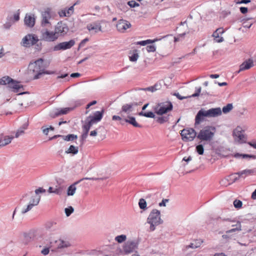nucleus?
<instances>
[{
	"instance_id": "f257e3e1",
	"label": "nucleus",
	"mask_w": 256,
	"mask_h": 256,
	"mask_svg": "<svg viewBox=\"0 0 256 256\" xmlns=\"http://www.w3.org/2000/svg\"><path fill=\"white\" fill-rule=\"evenodd\" d=\"M133 104H124L121 108L120 111L118 113V116H113L112 120H125L129 116L131 112L133 110Z\"/></svg>"
},
{
	"instance_id": "393cba45",
	"label": "nucleus",
	"mask_w": 256,
	"mask_h": 256,
	"mask_svg": "<svg viewBox=\"0 0 256 256\" xmlns=\"http://www.w3.org/2000/svg\"><path fill=\"white\" fill-rule=\"evenodd\" d=\"M197 137L202 140H208V129L204 128V129L201 130Z\"/></svg>"
},
{
	"instance_id": "6e6552de",
	"label": "nucleus",
	"mask_w": 256,
	"mask_h": 256,
	"mask_svg": "<svg viewBox=\"0 0 256 256\" xmlns=\"http://www.w3.org/2000/svg\"><path fill=\"white\" fill-rule=\"evenodd\" d=\"M38 41V38L34 35L28 34L22 40V46H30L36 44Z\"/></svg>"
},
{
	"instance_id": "f704fd0d",
	"label": "nucleus",
	"mask_w": 256,
	"mask_h": 256,
	"mask_svg": "<svg viewBox=\"0 0 256 256\" xmlns=\"http://www.w3.org/2000/svg\"><path fill=\"white\" fill-rule=\"evenodd\" d=\"M234 156L236 158H250L252 159H255L256 158V156L252 154H240L239 153H236L234 154Z\"/></svg>"
},
{
	"instance_id": "e2e57ef3",
	"label": "nucleus",
	"mask_w": 256,
	"mask_h": 256,
	"mask_svg": "<svg viewBox=\"0 0 256 256\" xmlns=\"http://www.w3.org/2000/svg\"><path fill=\"white\" fill-rule=\"evenodd\" d=\"M250 2V0H240L237 2L238 4H248Z\"/></svg>"
},
{
	"instance_id": "58836bf2",
	"label": "nucleus",
	"mask_w": 256,
	"mask_h": 256,
	"mask_svg": "<svg viewBox=\"0 0 256 256\" xmlns=\"http://www.w3.org/2000/svg\"><path fill=\"white\" fill-rule=\"evenodd\" d=\"M62 138L64 140L66 141H72L74 140L77 139L78 136L74 134H70L67 136H62Z\"/></svg>"
},
{
	"instance_id": "6e6d98bb",
	"label": "nucleus",
	"mask_w": 256,
	"mask_h": 256,
	"mask_svg": "<svg viewBox=\"0 0 256 256\" xmlns=\"http://www.w3.org/2000/svg\"><path fill=\"white\" fill-rule=\"evenodd\" d=\"M242 21L243 22V26L244 28H250L251 27V26H252V24L256 22L255 20H254L249 24H247L246 22L244 21V20H242Z\"/></svg>"
},
{
	"instance_id": "a18cd8bd",
	"label": "nucleus",
	"mask_w": 256,
	"mask_h": 256,
	"mask_svg": "<svg viewBox=\"0 0 256 256\" xmlns=\"http://www.w3.org/2000/svg\"><path fill=\"white\" fill-rule=\"evenodd\" d=\"M138 205L140 208L144 210L146 207V202L143 198H140L138 202Z\"/></svg>"
},
{
	"instance_id": "338daca9",
	"label": "nucleus",
	"mask_w": 256,
	"mask_h": 256,
	"mask_svg": "<svg viewBox=\"0 0 256 256\" xmlns=\"http://www.w3.org/2000/svg\"><path fill=\"white\" fill-rule=\"evenodd\" d=\"M248 144L251 146L252 147L256 149V141L254 142H248Z\"/></svg>"
},
{
	"instance_id": "7ed1b4c3",
	"label": "nucleus",
	"mask_w": 256,
	"mask_h": 256,
	"mask_svg": "<svg viewBox=\"0 0 256 256\" xmlns=\"http://www.w3.org/2000/svg\"><path fill=\"white\" fill-rule=\"evenodd\" d=\"M160 214V212L156 209L153 210L150 213L147 222L150 225V231H154L155 230L156 226L162 222Z\"/></svg>"
},
{
	"instance_id": "ddd939ff",
	"label": "nucleus",
	"mask_w": 256,
	"mask_h": 256,
	"mask_svg": "<svg viewBox=\"0 0 256 256\" xmlns=\"http://www.w3.org/2000/svg\"><path fill=\"white\" fill-rule=\"evenodd\" d=\"M207 117H208V110H200L196 116L195 126H196L206 121Z\"/></svg>"
},
{
	"instance_id": "a19ab883",
	"label": "nucleus",
	"mask_w": 256,
	"mask_h": 256,
	"mask_svg": "<svg viewBox=\"0 0 256 256\" xmlns=\"http://www.w3.org/2000/svg\"><path fill=\"white\" fill-rule=\"evenodd\" d=\"M12 80V78L9 76H4L0 80V84H6L9 85L10 83Z\"/></svg>"
},
{
	"instance_id": "f8f14e48",
	"label": "nucleus",
	"mask_w": 256,
	"mask_h": 256,
	"mask_svg": "<svg viewBox=\"0 0 256 256\" xmlns=\"http://www.w3.org/2000/svg\"><path fill=\"white\" fill-rule=\"evenodd\" d=\"M131 26L130 22L126 20H120L118 21L116 27L117 30L120 32H124Z\"/></svg>"
},
{
	"instance_id": "2eb2a0df",
	"label": "nucleus",
	"mask_w": 256,
	"mask_h": 256,
	"mask_svg": "<svg viewBox=\"0 0 256 256\" xmlns=\"http://www.w3.org/2000/svg\"><path fill=\"white\" fill-rule=\"evenodd\" d=\"M224 32L222 28H217L213 33L212 36L214 42H221L224 41V38L220 36Z\"/></svg>"
},
{
	"instance_id": "4d7b16f0",
	"label": "nucleus",
	"mask_w": 256,
	"mask_h": 256,
	"mask_svg": "<svg viewBox=\"0 0 256 256\" xmlns=\"http://www.w3.org/2000/svg\"><path fill=\"white\" fill-rule=\"evenodd\" d=\"M40 198H33L30 204H34V206H36L40 202Z\"/></svg>"
},
{
	"instance_id": "bb28decb",
	"label": "nucleus",
	"mask_w": 256,
	"mask_h": 256,
	"mask_svg": "<svg viewBox=\"0 0 256 256\" xmlns=\"http://www.w3.org/2000/svg\"><path fill=\"white\" fill-rule=\"evenodd\" d=\"M74 110V108H65L58 109L55 114L56 116H58L62 114H68L69 112L73 110Z\"/></svg>"
},
{
	"instance_id": "c9c22d12",
	"label": "nucleus",
	"mask_w": 256,
	"mask_h": 256,
	"mask_svg": "<svg viewBox=\"0 0 256 256\" xmlns=\"http://www.w3.org/2000/svg\"><path fill=\"white\" fill-rule=\"evenodd\" d=\"M78 147L75 146L73 145H71L70 146V148L66 151V153L76 154H78Z\"/></svg>"
},
{
	"instance_id": "680f3d73",
	"label": "nucleus",
	"mask_w": 256,
	"mask_h": 256,
	"mask_svg": "<svg viewBox=\"0 0 256 256\" xmlns=\"http://www.w3.org/2000/svg\"><path fill=\"white\" fill-rule=\"evenodd\" d=\"M168 200L167 199H163L161 202L159 204V206H165L166 204L168 202Z\"/></svg>"
},
{
	"instance_id": "2f4dec72",
	"label": "nucleus",
	"mask_w": 256,
	"mask_h": 256,
	"mask_svg": "<svg viewBox=\"0 0 256 256\" xmlns=\"http://www.w3.org/2000/svg\"><path fill=\"white\" fill-rule=\"evenodd\" d=\"M23 242L25 244H28L32 239V235L31 232H24L22 234Z\"/></svg>"
},
{
	"instance_id": "e433bc0d",
	"label": "nucleus",
	"mask_w": 256,
	"mask_h": 256,
	"mask_svg": "<svg viewBox=\"0 0 256 256\" xmlns=\"http://www.w3.org/2000/svg\"><path fill=\"white\" fill-rule=\"evenodd\" d=\"M158 40V39L156 38L154 40H142L136 42V44L140 46H146L148 44H152Z\"/></svg>"
},
{
	"instance_id": "37998d69",
	"label": "nucleus",
	"mask_w": 256,
	"mask_h": 256,
	"mask_svg": "<svg viewBox=\"0 0 256 256\" xmlns=\"http://www.w3.org/2000/svg\"><path fill=\"white\" fill-rule=\"evenodd\" d=\"M126 235L122 234L116 237V240L118 243H122L126 240Z\"/></svg>"
},
{
	"instance_id": "4be33fe9",
	"label": "nucleus",
	"mask_w": 256,
	"mask_h": 256,
	"mask_svg": "<svg viewBox=\"0 0 256 256\" xmlns=\"http://www.w3.org/2000/svg\"><path fill=\"white\" fill-rule=\"evenodd\" d=\"M104 113V110H102V111H97L95 112L93 116H90L88 117V118L93 120V121L96 123L99 121H100L103 116V114Z\"/></svg>"
},
{
	"instance_id": "603ef678",
	"label": "nucleus",
	"mask_w": 256,
	"mask_h": 256,
	"mask_svg": "<svg viewBox=\"0 0 256 256\" xmlns=\"http://www.w3.org/2000/svg\"><path fill=\"white\" fill-rule=\"evenodd\" d=\"M33 206H34V204H30L27 206V208H26L24 209V210H22V214H25V213L27 212H28L32 208Z\"/></svg>"
},
{
	"instance_id": "4c0bfd02",
	"label": "nucleus",
	"mask_w": 256,
	"mask_h": 256,
	"mask_svg": "<svg viewBox=\"0 0 256 256\" xmlns=\"http://www.w3.org/2000/svg\"><path fill=\"white\" fill-rule=\"evenodd\" d=\"M76 184H78V182H75L68 187L67 192L68 196H73L76 190Z\"/></svg>"
},
{
	"instance_id": "f3484780",
	"label": "nucleus",
	"mask_w": 256,
	"mask_h": 256,
	"mask_svg": "<svg viewBox=\"0 0 256 256\" xmlns=\"http://www.w3.org/2000/svg\"><path fill=\"white\" fill-rule=\"evenodd\" d=\"M86 28L89 32H94L95 33L102 31L101 24L98 22L88 24Z\"/></svg>"
},
{
	"instance_id": "13d9d810",
	"label": "nucleus",
	"mask_w": 256,
	"mask_h": 256,
	"mask_svg": "<svg viewBox=\"0 0 256 256\" xmlns=\"http://www.w3.org/2000/svg\"><path fill=\"white\" fill-rule=\"evenodd\" d=\"M46 192V190L42 188H40L35 190V192L36 194H39L40 193H44Z\"/></svg>"
},
{
	"instance_id": "aec40b11",
	"label": "nucleus",
	"mask_w": 256,
	"mask_h": 256,
	"mask_svg": "<svg viewBox=\"0 0 256 256\" xmlns=\"http://www.w3.org/2000/svg\"><path fill=\"white\" fill-rule=\"evenodd\" d=\"M74 6H71L68 9L65 8L64 10H62L59 12L58 14L60 17L67 16L68 17L70 16L74 12Z\"/></svg>"
},
{
	"instance_id": "5fc2aeb1",
	"label": "nucleus",
	"mask_w": 256,
	"mask_h": 256,
	"mask_svg": "<svg viewBox=\"0 0 256 256\" xmlns=\"http://www.w3.org/2000/svg\"><path fill=\"white\" fill-rule=\"evenodd\" d=\"M128 4L131 8H134V7H136V6H139V4L138 3H137L135 1H134V0L129 1L128 2Z\"/></svg>"
},
{
	"instance_id": "0eeeda50",
	"label": "nucleus",
	"mask_w": 256,
	"mask_h": 256,
	"mask_svg": "<svg viewBox=\"0 0 256 256\" xmlns=\"http://www.w3.org/2000/svg\"><path fill=\"white\" fill-rule=\"evenodd\" d=\"M42 40L47 42H54L58 38L55 32H50L48 30H42Z\"/></svg>"
},
{
	"instance_id": "09e8293b",
	"label": "nucleus",
	"mask_w": 256,
	"mask_h": 256,
	"mask_svg": "<svg viewBox=\"0 0 256 256\" xmlns=\"http://www.w3.org/2000/svg\"><path fill=\"white\" fill-rule=\"evenodd\" d=\"M63 191V188L61 186H58L56 187L55 188H54V193L57 194H61Z\"/></svg>"
},
{
	"instance_id": "f03ea898",
	"label": "nucleus",
	"mask_w": 256,
	"mask_h": 256,
	"mask_svg": "<svg viewBox=\"0 0 256 256\" xmlns=\"http://www.w3.org/2000/svg\"><path fill=\"white\" fill-rule=\"evenodd\" d=\"M172 108L173 105L170 101L159 102L153 107L154 113L160 116L171 112Z\"/></svg>"
},
{
	"instance_id": "7c9ffc66",
	"label": "nucleus",
	"mask_w": 256,
	"mask_h": 256,
	"mask_svg": "<svg viewBox=\"0 0 256 256\" xmlns=\"http://www.w3.org/2000/svg\"><path fill=\"white\" fill-rule=\"evenodd\" d=\"M56 242L58 244V248H68L70 246L69 242L64 240L61 239L56 241Z\"/></svg>"
},
{
	"instance_id": "79ce46f5",
	"label": "nucleus",
	"mask_w": 256,
	"mask_h": 256,
	"mask_svg": "<svg viewBox=\"0 0 256 256\" xmlns=\"http://www.w3.org/2000/svg\"><path fill=\"white\" fill-rule=\"evenodd\" d=\"M139 115L141 116H144L146 118H154L155 114L154 112H141L139 113Z\"/></svg>"
},
{
	"instance_id": "5701e85b",
	"label": "nucleus",
	"mask_w": 256,
	"mask_h": 256,
	"mask_svg": "<svg viewBox=\"0 0 256 256\" xmlns=\"http://www.w3.org/2000/svg\"><path fill=\"white\" fill-rule=\"evenodd\" d=\"M222 114V111L220 108L209 109V117H217L221 116Z\"/></svg>"
},
{
	"instance_id": "cd10ccee",
	"label": "nucleus",
	"mask_w": 256,
	"mask_h": 256,
	"mask_svg": "<svg viewBox=\"0 0 256 256\" xmlns=\"http://www.w3.org/2000/svg\"><path fill=\"white\" fill-rule=\"evenodd\" d=\"M125 122L132 124L136 128H141L142 126L136 121V118L134 116H129L124 120Z\"/></svg>"
},
{
	"instance_id": "c756f323",
	"label": "nucleus",
	"mask_w": 256,
	"mask_h": 256,
	"mask_svg": "<svg viewBox=\"0 0 256 256\" xmlns=\"http://www.w3.org/2000/svg\"><path fill=\"white\" fill-rule=\"evenodd\" d=\"M236 226V228H232L230 230H226V233L230 234V233L234 232L237 231L240 232V231L242 230V226H241L240 222V221H237L236 224L232 225V226Z\"/></svg>"
},
{
	"instance_id": "c03bdc74",
	"label": "nucleus",
	"mask_w": 256,
	"mask_h": 256,
	"mask_svg": "<svg viewBox=\"0 0 256 256\" xmlns=\"http://www.w3.org/2000/svg\"><path fill=\"white\" fill-rule=\"evenodd\" d=\"M234 206L236 208H242V202L239 200H235L233 202Z\"/></svg>"
},
{
	"instance_id": "69168bd1",
	"label": "nucleus",
	"mask_w": 256,
	"mask_h": 256,
	"mask_svg": "<svg viewBox=\"0 0 256 256\" xmlns=\"http://www.w3.org/2000/svg\"><path fill=\"white\" fill-rule=\"evenodd\" d=\"M222 237L224 239L228 240V239L231 238V236L229 235V234H223L222 236Z\"/></svg>"
},
{
	"instance_id": "a211bd4d",
	"label": "nucleus",
	"mask_w": 256,
	"mask_h": 256,
	"mask_svg": "<svg viewBox=\"0 0 256 256\" xmlns=\"http://www.w3.org/2000/svg\"><path fill=\"white\" fill-rule=\"evenodd\" d=\"M254 66V62L252 59H248L242 62L240 66V70L238 72L248 70Z\"/></svg>"
},
{
	"instance_id": "20e7f679",
	"label": "nucleus",
	"mask_w": 256,
	"mask_h": 256,
	"mask_svg": "<svg viewBox=\"0 0 256 256\" xmlns=\"http://www.w3.org/2000/svg\"><path fill=\"white\" fill-rule=\"evenodd\" d=\"M43 63V60L42 58L38 59L34 62H31L29 65V70L32 71L34 73L36 74L34 78L38 79L39 78V75L42 74H50L51 72H45L42 70Z\"/></svg>"
},
{
	"instance_id": "39448f33",
	"label": "nucleus",
	"mask_w": 256,
	"mask_h": 256,
	"mask_svg": "<svg viewBox=\"0 0 256 256\" xmlns=\"http://www.w3.org/2000/svg\"><path fill=\"white\" fill-rule=\"evenodd\" d=\"M180 135L184 141L190 142L195 138L196 133L193 128H186L181 131Z\"/></svg>"
},
{
	"instance_id": "ea45409f",
	"label": "nucleus",
	"mask_w": 256,
	"mask_h": 256,
	"mask_svg": "<svg viewBox=\"0 0 256 256\" xmlns=\"http://www.w3.org/2000/svg\"><path fill=\"white\" fill-rule=\"evenodd\" d=\"M233 108V104H228L226 106H224L222 108V111L224 112V114H228L230 110H232Z\"/></svg>"
},
{
	"instance_id": "8fccbe9b",
	"label": "nucleus",
	"mask_w": 256,
	"mask_h": 256,
	"mask_svg": "<svg viewBox=\"0 0 256 256\" xmlns=\"http://www.w3.org/2000/svg\"><path fill=\"white\" fill-rule=\"evenodd\" d=\"M196 150L199 154H202L204 153V148L202 144H199L196 146Z\"/></svg>"
},
{
	"instance_id": "412c9836",
	"label": "nucleus",
	"mask_w": 256,
	"mask_h": 256,
	"mask_svg": "<svg viewBox=\"0 0 256 256\" xmlns=\"http://www.w3.org/2000/svg\"><path fill=\"white\" fill-rule=\"evenodd\" d=\"M9 87L13 89V91L15 92H20V90L22 88V86L20 82L15 81L12 79V80L8 85Z\"/></svg>"
},
{
	"instance_id": "c85d7f7f",
	"label": "nucleus",
	"mask_w": 256,
	"mask_h": 256,
	"mask_svg": "<svg viewBox=\"0 0 256 256\" xmlns=\"http://www.w3.org/2000/svg\"><path fill=\"white\" fill-rule=\"evenodd\" d=\"M95 122L91 119L88 118V117L86 120L85 124L82 126V128L84 131L88 132L91 126Z\"/></svg>"
},
{
	"instance_id": "3c124183",
	"label": "nucleus",
	"mask_w": 256,
	"mask_h": 256,
	"mask_svg": "<svg viewBox=\"0 0 256 256\" xmlns=\"http://www.w3.org/2000/svg\"><path fill=\"white\" fill-rule=\"evenodd\" d=\"M146 50L148 52H154L156 50V46L154 45L148 46L146 48Z\"/></svg>"
},
{
	"instance_id": "de8ad7c7",
	"label": "nucleus",
	"mask_w": 256,
	"mask_h": 256,
	"mask_svg": "<svg viewBox=\"0 0 256 256\" xmlns=\"http://www.w3.org/2000/svg\"><path fill=\"white\" fill-rule=\"evenodd\" d=\"M168 116H161L159 117L157 119L158 122L160 124H163L164 122H168Z\"/></svg>"
},
{
	"instance_id": "864d4df0",
	"label": "nucleus",
	"mask_w": 256,
	"mask_h": 256,
	"mask_svg": "<svg viewBox=\"0 0 256 256\" xmlns=\"http://www.w3.org/2000/svg\"><path fill=\"white\" fill-rule=\"evenodd\" d=\"M74 212V208L72 206L65 208V212L67 216H69Z\"/></svg>"
},
{
	"instance_id": "774afa93",
	"label": "nucleus",
	"mask_w": 256,
	"mask_h": 256,
	"mask_svg": "<svg viewBox=\"0 0 256 256\" xmlns=\"http://www.w3.org/2000/svg\"><path fill=\"white\" fill-rule=\"evenodd\" d=\"M251 197L253 200L256 199V189L252 192Z\"/></svg>"
},
{
	"instance_id": "6ab92c4d",
	"label": "nucleus",
	"mask_w": 256,
	"mask_h": 256,
	"mask_svg": "<svg viewBox=\"0 0 256 256\" xmlns=\"http://www.w3.org/2000/svg\"><path fill=\"white\" fill-rule=\"evenodd\" d=\"M24 24L28 27H33L35 24V18L34 14H26L24 20Z\"/></svg>"
},
{
	"instance_id": "473e14b6",
	"label": "nucleus",
	"mask_w": 256,
	"mask_h": 256,
	"mask_svg": "<svg viewBox=\"0 0 256 256\" xmlns=\"http://www.w3.org/2000/svg\"><path fill=\"white\" fill-rule=\"evenodd\" d=\"M130 56H129V58L131 62H136L139 57V55L136 50H134L132 51H131L130 52Z\"/></svg>"
},
{
	"instance_id": "dca6fc26",
	"label": "nucleus",
	"mask_w": 256,
	"mask_h": 256,
	"mask_svg": "<svg viewBox=\"0 0 256 256\" xmlns=\"http://www.w3.org/2000/svg\"><path fill=\"white\" fill-rule=\"evenodd\" d=\"M136 248V244L132 241H128L124 246L123 249L125 254L132 252Z\"/></svg>"
},
{
	"instance_id": "72a5a7b5",
	"label": "nucleus",
	"mask_w": 256,
	"mask_h": 256,
	"mask_svg": "<svg viewBox=\"0 0 256 256\" xmlns=\"http://www.w3.org/2000/svg\"><path fill=\"white\" fill-rule=\"evenodd\" d=\"M202 241L200 240H195L194 242L186 246V248H196L200 246L202 244Z\"/></svg>"
},
{
	"instance_id": "49530a36",
	"label": "nucleus",
	"mask_w": 256,
	"mask_h": 256,
	"mask_svg": "<svg viewBox=\"0 0 256 256\" xmlns=\"http://www.w3.org/2000/svg\"><path fill=\"white\" fill-rule=\"evenodd\" d=\"M252 172V170H242L240 172H238V174L240 176H242V175L245 174L246 176H248Z\"/></svg>"
},
{
	"instance_id": "9d476101",
	"label": "nucleus",
	"mask_w": 256,
	"mask_h": 256,
	"mask_svg": "<svg viewBox=\"0 0 256 256\" xmlns=\"http://www.w3.org/2000/svg\"><path fill=\"white\" fill-rule=\"evenodd\" d=\"M68 30V28L66 24L62 22H58L54 28V32L56 34L58 38L59 37L60 35L62 36L65 34L67 32Z\"/></svg>"
},
{
	"instance_id": "9b49d317",
	"label": "nucleus",
	"mask_w": 256,
	"mask_h": 256,
	"mask_svg": "<svg viewBox=\"0 0 256 256\" xmlns=\"http://www.w3.org/2000/svg\"><path fill=\"white\" fill-rule=\"evenodd\" d=\"M75 44V42L71 40L68 42H60L54 47V50H65L71 48Z\"/></svg>"
},
{
	"instance_id": "a878e982",
	"label": "nucleus",
	"mask_w": 256,
	"mask_h": 256,
	"mask_svg": "<svg viewBox=\"0 0 256 256\" xmlns=\"http://www.w3.org/2000/svg\"><path fill=\"white\" fill-rule=\"evenodd\" d=\"M13 136H4L0 138V146H4L11 142Z\"/></svg>"
},
{
	"instance_id": "1a4fd4ad",
	"label": "nucleus",
	"mask_w": 256,
	"mask_h": 256,
	"mask_svg": "<svg viewBox=\"0 0 256 256\" xmlns=\"http://www.w3.org/2000/svg\"><path fill=\"white\" fill-rule=\"evenodd\" d=\"M51 10L50 8H47L42 13V22L41 24L42 26H50V20L51 18Z\"/></svg>"
},
{
	"instance_id": "b1692460",
	"label": "nucleus",
	"mask_w": 256,
	"mask_h": 256,
	"mask_svg": "<svg viewBox=\"0 0 256 256\" xmlns=\"http://www.w3.org/2000/svg\"><path fill=\"white\" fill-rule=\"evenodd\" d=\"M201 92V88L200 87H198L196 88V92L192 94L191 96H182L178 93L175 94L174 95L180 100H183L184 98H190V97H195L198 96L200 95V94Z\"/></svg>"
},
{
	"instance_id": "bf43d9fd",
	"label": "nucleus",
	"mask_w": 256,
	"mask_h": 256,
	"mask_svg": "<svg viewBox=\"0 0 256 256\" xmlns=\"http://www.w3.org/2000/svg\"><path fill=\"white\" fill-rule=\"evenodd\" d=\"M240 12L243 14H246L248 11V9L246 7H240Z\"/></svg>"
},
{
	"instance_id": "0e129e2a",
	"label": "nucleus",
	"mask_w": 256,
	"mask_h": 256,
	"mask_svg": "<svg viewBox=\"0 0 256 256\" xmlns=\"http://www.w3.org/2000/svg\"><path fill=\"white\" fill-rule=\"evenodd\" d=\"M96 104V100H93L92 102H90L86 105V108H88L90 106H91L92 105H94Z\"/></svg>"
},
{
	"instance_id": "423d86ee",
	"label": "nucleus",
	"mask_w": 256,
	"mask_h": 256,
	"mask_svg": "<svg viewBox=\"0 0 256 256\" xmlns=\"http://www.w3.org/2000/svg\"><path fill=\"white\" fill-rule=\"evenodd\" d=\"M216 132V128L213 126H209V145L212 146V148L215 150L216 153L219 154L221 151V147L219 142L216 141V142L212 144L211 140Z\"/></svg>"
},
{
	"instance_id": "052dcab7",
	"label": "nucleus",
	"mask_w": 256,
	"mask_h": 256,
	"mask_svg": "<svg viewBox=\"0 0 256 256\" xmlns=\"http://www.w3.org/2000/svg\"><path fill=\"white\" fill-rule=\"evenodd\" d=\"M49 248H46L42 250V253L44 255H46L49 253Z\"/></svg>"
},
{
	"instance_id": "4468645a",
	"label": "nucleus",
	"mask_w": 256,
	"mask_h": 256,
	"mask_svg": "<svg viewBox=\"0 0 256 256\" xmlns=\"http://www.w3.org/2000/svg\"><path fill=\"white\" fill-rule=\"evenodd\" d=\"M240 129V128H237L234 130L233 136L236 141L242 143L245 142L246 137Z\"/></svg>"
}]
</instances>
